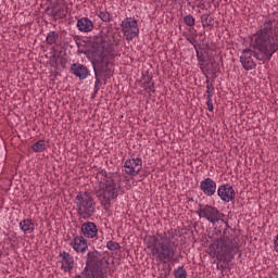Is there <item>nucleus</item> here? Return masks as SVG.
<instances>
[{
    "instance_id": "72a5a7b5",
    "label": "nucleus",
    "mask_w": 278,
    "mask_h": 278,
    "mask_svg": "<svg viewBox=\"0 0 278 278\" xmlns=\"http://www.w3.org/2000/svg\"><path fill=\"white\" fill-rule=\"evenodd\" d=\"M60 60V65L62 66V68H66V64L68 62V60L65 56H59Z\"/></svg>"
},
{
    "instance_id": "2f4dec72",
    "label": "nucleus",
    "mask_w": 278,
    "mask_h": 278,
    "mask_svg": "<svg viewBox=\"0 0 278 278\" xmlns=\"http://www.w3.org/2000/svg\"><path fill=\"white\" fill-rule=\"evenodd\" d=\"M74 264L75 263H68L67 265L62 264L61 268H63L65 273H71V270H73Z\"/></svg>"
},
{
    "instance_id": "c9c22d12",
    "label": "nucleus",
    "mask_w": 278,
    "mask_h": 278,
    "mask_svg": "<svg viewBox=\"0 0 278 278\" xmlns=\"http://www.w3.org/2000/svg\"><path fill=\"white\" fill-rule=\"evenodd\" d=\"M206 90L213 92L214 85L210 81V79H206Z\"/></svg>"
},
{
    "instance_id": "ddd939ff",
    "label": "nucleus",
    "mask_w": 278,
    "mask_h": 278,
    "mask_svg": "<svg viewBox=\"0 0 278 278\" xmlns=\"http://www.w3.org/2000/svg\"><path fill=\"white\" fill-rule=\"evenodd\" d=\"M217 197L220 201L224 203H230V201H233L236 199V190L233 187L229 184L220 185L217 188Z\"/></svg>"
},
{
    "instance_id": "f03ea898",
    "label": "nucleus",
    "mask_w": 278,
    "mask_h": 278,
    "mask_svg": "<svg viewBox=\"0 0 278 278\" xmlns=\"http://www.w3.org/2000/svg\"><path fill=\"white\" fill-rule=\"evenodd\" d=\"M147 249H150L153 257H156L159 262H162V268H159L160 278L170 277V270L173 267L168 262H177V249L179 243L173 241L166 232L148 236L144 238Z\"/></svg>"
},
{
    "instance_id": "20e7f679",
    "label": "nucleus",
    "mask_w": 278,
    "mask_h": 278,
    "mask_svg": "<svg viewBox=\"0 0 278 278\" xmlns=\"http://www.w3.org/2000/svg\"><path fill=\"white\" fill-rule=\"evenodd\" d=\"M91 66L93 68L94 78L87 80V84L94 86V94H98L99 90H101L102 81L106 83L110 73H112L110 68V66H112L110 55L103 54L102 50L93 49L91 52Z\"/></svg>"
},
{
    "instance_id": "f8f14e48",
    "label": "nucleus",
    "mask_w": 278,
    "mask_h": 278,
    "mask_svg": "<svg viewBox=\"0 0 278 278\" xmlns=\"http://www.w3.org/2000/svg\"><path fill=\"white\" fill-rule=\"evenodd\" d=\"M70 72L72 75H75L80 81H84V79H87V81H90L92 79V74H90V70L88 67L79 62L73 63L70 67Z\"/></svg>"
},
{
    "instance_id": "a19ab883",
    "label": "nucleus",
    "mask_w": 278,
    "mask_h": 278,
    "mask_svg": "<svg viewBox=\"0 0 278 278\" xmlns=\"http://www.w3.org/2000/svg\"><path fill=\"white\" fill-rule=\"evenodd\" d=\"M143 177H149V172H146V173L143 174Z\"/></svg>"
},
{
    "instance_id": "f3484780",
    "label": "nucleus",
    "mask_w": 278,
    "mask_h": 278,
    "mask_svg": "<svg viewBox=\"0 0 278 278\" xmlns=\"http://www.w3.org/2000/svg\"><path fill=\"white\" fill-rule=\"evenodd\" d=\"M197 59L199 62V66L201 71H205V62H207V55L210 53V45H206L205 48H201L199 46H194Z\"/></svg>"
},
{
    "instance_id": "7ed1b4c3",
    "label": "nucleus",
    "mask_w": 278,
    "mask_h": 278,
    "mask_svg": "<svg viewBox=\"0 0 278 278\" xmlns=\"http://www.w3.org/2000/svg\"><path fill=\"white\" fill-rule=\"evenodd\" d=\"M236 237L229 233L228 229H225L223 235L215 239L208 247V255L216 257L217 268L220 270H228L231 273V266L229 263L236 260L240 248L236 245Z\"/></svg>"
},
{
    "instance_id": "aec40b11",
    "label": "nucleus",
    "mask_w": 278,
    "mask_h": 278,
    "mask_svg": "<svg viewBox=\"0 0 278 278\" xmlns=\"http://www.w3.org/2000/svg\"><path fill=\"white\" fill-rule=\"evenodd\" d=\"M36 225L34 224V219L26 218L20 222V229L23 230L24 233H34Z\"/></svg>"
},
{
    "instance_id": "4c0bfd02",
    "label": "nucleus",
    "mask_w": 278,
    "mask_h": 278,
    "mask_svg": "<svg viewBox=\"0 0 278 278\" xmlns=\"http://www.w3.org/2000/svg\"><path fill=\"white\" fill-rule=\"evenodd\" d=\"M189 42L193 46V48H194V46L197 47V39L195 38L189 39Z\"/></svg>"
},
{
    "instance_id": "9d476101",
    "label": "nucleus",
    "mask_w": 278,
    "mask_h": 278,
    "mask_svg": "<svg viewBox=\"0 0 278 278\" xmlns=\"http://www.w3.org/2000/svg\"><path fill=\"white\" fill-rule=\"evenodd\" d=\"M45 14H47V16H50L54 22L66 18L68 14V8H66V2L64 0H62L61 2L50 1L49 5L45 10Z\"/></svg>"
},
{
    "instance_id": "0eeeda50",
    "label": "nucleus",
    "mask_w": 278,
    "mask_h": 278,
    "mask_svg": "<svg viewBox=\"0 0 278 278\" xmlns=\"http://www.w3.org/2000/svg\"><path fill=\"white\" fill-rule=\"evenodd\" d=\"M73 39L78 47V53H84L85 55H88L90 62H92V52L94 51V49H97L98 51H102L103 55H106L105 53H114V43H112V39H110V37H105L103 35L96 36L93 38V41L91 42L90 49L86 47V40H83L81 42L79 36L75 35Z\"/></svg>"
},
{
    "instance_id": "473e14b6",
    "label": "nucleus",
    "mask_w": 278,
    "mask_h": 278,
    "mask_svg": "<svg viewBox=\"0 0 278 278\" xmlns=\"http://www.w3.org/2000/svg\"><path fill=\"white\" fill-rule=\"evenodd\" d=\"M146 92H155V83H152L144 87Z\"/></svg>"
},
{
    "instance_id": "6e6552de",
    "label": "nucleus",
    "mask_w": 278,
    "mask_h": 278,
    "mask_svg": "<svg viewBox=\"0 0 278 278\" xmlns=\"http://www.w3.org/2000/svg\"><path fill=\"white\" fill-rule=\"evenodd\" d=\"M75 204L79 218L84 220H88L97 212V202L88 191L78 192Z\"/></svg>"
},
{
    "instance_id": "e433bc0d",
    "label": "nucleus",
    "mask_w": 278,
    "mask_h": 278,
    "mask_svg": "<svg viewBox=\"0 0 278 278\" xmlns=\"http://www.w3.org/2000/svg\"><path fill=\"white\" fill-rule=\"evenodd\" d=\"M153 79V76H148V79L143 83V88H147V86H151V80Z\"/></svg>"
},
{
    "instance_id": "1a4fd4ad",
    "label": "nucleus",
    "mask_w": 278,
    "mask_h": 278,
    "mask_svg": "<svg viewBox=\"0 0 278 278\" xmlns=\"http://www.w3.org/2000/svg\"><path fill=\"white\" fill-rule=\"evenodd\" d=\"M195 214L200 218H205L212 225H216V223H225L229 227V222L226 219L227 216L225 213L218 211L217 207L210 204H199V208L195 211Z\"/></svg>"
},
{
    "instance_id": "393cba45",
    "label": "nucleus",
    "mask_w": 278,
    "mask_h": 278,
    "mask_svg": "<svg viewBox=\"0 0 278 278\" xmlns=\"http://www.w3.org/2000/svg\"><path fill=\"white\" fill-rule=\"evenodd\" d=\"M174 277L188 278V271H186V268H184V266H179L177 269L174 270Z\"/></svg>"
},
{
    "instance_id": "39448f33",
    "label": "nucleus",
    "mask_w": 278,
    "mask_h": 278,
    "mask_svg": "<svg viewBox=\"0 0 278 278\" xmlns=\"http://www.w3.org/2000/svg\"><path fill=\"white\" fill-rule=\"evenodd\" d=\"M110 268V261L105 258V253L98 250L89 251L84 270L74 278H105Z\"/></svg>"
},
{
    "instance_id": "412c9836",
    "label": "nucleus",
    "mask_w": 278,
    "mask_h": 278,
    "mask_svg": "<svg viewBox=\"0 0 278 278\" xmlns=\"http://www.w3.org/2000/svg\"><path fill=\"white\" fill-rule=\"evenodd\" d=\"M49 147V141L47 140H39L36 141L31 147V151H34V153H42V151H47V148Z\"/></svg>"
},
{
    "instance_id": "a211bd4d",
    "label": "nucleus",
    "mask_w": 278,
    "mask_h": 278,
    "mask_svg": "<svg viewBox=\"0 0 278 278\" xmlns=\"http://www.w3.org/2000/svg\"><path fill=\"white\" fill-rule=\"evenodd\" d=\"M71 247H73L76 253H86L88 250V240L84 236H76L71 242Z\"/></svg>"
},
{
    "instance_id": "5701e85b",
    "label": "nucleus",
    "mask_w": 278,
    "mask_h": 278,
    "mask_svg": "<svg viewBox=\"0 0 278 278\" xmlns=\"http://www.w3.org/2000/svg\"><path fill=\"white\" fill-rule=\"evenodd\" d=\"M203 27H214V18L210 17V14H203L201 16Z\"/></svg>"
},
{
    "instance_id": "4468645a",
    "label": "nucleus",
    "mask_w": 278,
    "mask_h": 278,
    "mask_svg": "<svg viewBox=\"0 0 278 278\" xmlns=\"http://www.w3.org/2000/svg\"><path fill=\"white\" fill-rule=\"evenodd\" d=\"M125 173L130 175L131 177H136V175H140L142 170V159H128L124 164Z\"/></svg>"
},
{
    "instance_id": "c85d7f7f",
    "label": "nucleus",
    "mask_w": 278,
    "mask_h": 278,
    "mask_svg": "<svg viewBox=\"0 0 278 278\" xmlns=\"http://www.w3.org/2000/svg\"><path fill=\"white\" fill-rule=\"evenodd\" d=\"M5 153H7L5 143L3 142V140H1V142H0V159L1 160L5 159Z\"/></svg>"
},
{
    "instance_id": "7c9ffc66",
    "label": "nucleus",
    "mask_w": 278,
    "mask_h": 278,
    "mask_svg": "<svg viewBox=\"0 0 278 278\" xmlns=\"http://www.w3.org/2000/svg\"><path fill=\"white\" fill-rule=\"evenodd\" d=\"M211 65L213 68V73H220V64L219 63H217L216 61H213L211 63Z\"/></svg>"
},
{
    "instance_id": "c756f323",
    "label": "nucleus",
    "mask_w": 278,
    "mask_h": 278,
    "mask_svg": "<svg viewBox=\"0 0 278 278\" xmlns=\"http://www.w3.org/2000/svg\"><path fill=\"white\" fill-rule=\"evenodd\" d=\"M58 60H60V56L58 58L55 54H53L51 58H50V66L54 67V68H58Z\"/></svg>"
},
{
    "instance_id": "ea45409f",
    "label": "nucleus",
    "mask_w": 278,
    "mask_h": 278,
    "mask_svg": "<svg viewBox=\"0 0 278 278\" xmlns=\"http://www.w3.org/2000/svg\"><path fill=\"white\" fill-rule=\"evenodd\" d=\"M217 72H213L212 73V79H216L218 77V75H216Z\"/></svg>"
},
{
    "instance_id": "4be33fe9",
    "label": "nucleus",
    "mask_w": 278,
    "mask_h": 278,
    "mask_svg": "<svg viewBox=\"0 0 278 278\" xmlns=\"http://www.w3.org/2000/svg\"><path fill=\"white\" fill-rule=\"evenodd\" d=\"M58 38H60V34L55 30H51L46 37L47 45H55Z\"/></svg>"
},
{
    "instance_id": "58836bf2",
    "label": "nucleus",
    "mask_w": 278,
    "mask_h": 278,
    "mask_svg": "<svg viewBox=\"0 0 278 278\" xmlns=\"http://www.w3.org/2000/svg\"><path fill=\"white\" fill-rule=\"evenodd\" d=\"M206 94H207V97H206L207 100H208V99H212V91L206 90Z\"/></svg>"
},
{
    "instance_id": "6ab92c4d",
    "label": "nucleus",
    "mask_w": 278,
    "mask_h": 278,
    "mask_svg": "<svg viewBox=\"0 0 278 278\" xmlns=\"http://www.w3.org/2000/svg\"><path fill=\"white\" fill-rule=\"evenodd\" d=\"M78 31H81L83 34H89V31H92L94 29V23L88 18V17H81L76 23Z\"/></svg>"
},
{
    "instance_id": "dca6fc26",
    "label": "nucleus",
    "mask_w": 278,
    "mask_h": 278,
    "mask_svg": "<svg viewBox=\"0 0 278 278\" xmlns=\"http://www.w3.org/2000/svg\"><path fill=\"white\" fill-rule=\"evenodd\" d=\"M80 231L85 238H97V233H99V228L97 224L93 222H86L81 225Z\"/></svg>"
},
{
    "instance_id": "f257e3e1",
    "label": "nucleus",
    "mask_w": 278,
    "mask_h": 278,
    "mask_svg": "<svg viewBox=\"0 0 278 278\" xmlns=\"http://www.w3.org/2000/svg\"><path fill=\"white\" fill-rule=\"evenodd\" d=\"M250 47L258 51H253L250 48L242 51L240 62L244 71H253L257 67L253 58L263 64H268L278 51V21H265L263 26L252 36Z\"/></svg>"
},
{
    "instance_id": "a878e982",
    "label": "nucleus",
    "mask_w": 278,
    "mask_h": 278,
    "mask_svg": "<svg viewBox=\"0 0 278 278\" xmlns=\"http://www.w3.org/2000/svg\"><path fill=\"white\" fill-rule=\"evenodd\" d=\"M99 18H101V21L104 23H110L112 21V14L108 11H100Z\"/></svg>"
},
{
    "instance_id": "2eb2a0df",
    "label": "nucleus",
    "mask_w": 278,
    "mask_h": 278,
    "mask_svg": "<svg viewBox=\"0 0 278 278\" xmlns=\"http://www.w3.org/2000/svg\"><path fill=\"white\" fill-rule=\"evenodd\" d=\"M200 190L203 192L204 197H214L218 188L216 187L214 179L207 177L200 182Z\"/></svg>"
},
{
    "instance_id": "cd10ccee",
    "label": "nucleus",
    "mask_w": 278,
    "mask_h": 278,
    "mask_svg": "<svg viewBox=\"0 0 278 278\" xmlns=\"http://www.w3.org/2000/svg\"><path fill=\"white\" fill-rule=\"evenodd\" d=\"M106 249H109V251H119L121 249V243L116 242V241H108L106 242Z\"/></svg>"
},
{
    "instance_id": "f704fd0d",
    "label": "nucleus",
    "mask_w": 278,
    "mask_h": 278,
    "mask_svg": "<svg viewBox=\"0 0 278 278\" xmlns=\"http://www.w3.org/2000/svg\"><path fill=\"white\" fill-rule=\"evenodd\" d=\"M208 112H214V104L212 103V99L208 98L206 101Z\"/></svg>"
},
{
    "instance_id": "9b49d317",
    "label": "nucleus",
    "mask_w": 278,
    "mask_h": 278,
    "mask_svg": "<svg viewBox=\"0 0 278 278\" xmlns=\"http://www.w3.org/2000/svg\"><path fill=\"white\" fill-rule=\"evenodd\" d=\"M122 31L124 34L125 40L131 41L138 34H140V28L138 27V20L134 17H126L121 24Z\"/></svg>"
},
{
    "instance_id": "423d86ee",
    "label": "nucleus",
    "mask_w": 278,
    "mask_h": 278,
    "mask_svg": "<svg viewBox=\"0 0 278 278\" xmlns=\"http://www.w3.org/2000/svg\"><path fill=\"white\" fill-rule=\"evenodd\" d=\"M100 175H102L103 178H101L100 181L98 197L104 210H110L112 206V201L118 198V189L116 188V182L121 181V176H118V174L108 173L103 169L100 172Z\"/></svg>"
},
{
    "instance_id": "79ce46f5",
    "label": "nucleus",
    "mask_w": 278,
    "mask_h": 278,
    "mask_svg": "<svg viewBox=\"0 0 278 278\" xmlns=\"http://www.w3.org/2000/svg\"><path fill=\"white\" fill-rule=\"evenodd\" d=\"M97 97V93H94V91H93V93H92V99H94Z\"/></svg>"
},
{
    "instance_id": "bb28decb",
    "label": "nucleus",
    "mask_w": 278,
    "mask_h": 278,
    "mask_svg": "<svg viewBox=\"0 0 278 278\" xmlns=\"http://www.w3.org/2000/svg\"><path fill=\"white\" fill-rule=\"evenodd\" d=\"M184 23L187 25V27H194L197 20H194V16L188 14L184 17Z\"/></svg>"
},
{
    "instance_id": "b1692460",
    "label": "nucleus",
    "mask_w": 278,
    "mask_h": 278,
    "mask_svg": "<svg viewBox=\"0 0 278 278\" xmlns=\"http://www.w3.org/2000/svg\"><path fill=\"white\" fill-rule=\"evenodd\" d=\"M60 257H62L64 264H75V260H73V256H71V254L66 251L64 252H60Z\"/></svg>"
}]
</instances>
